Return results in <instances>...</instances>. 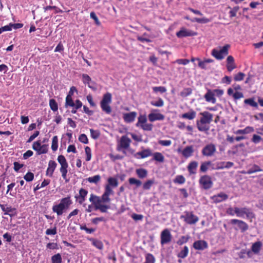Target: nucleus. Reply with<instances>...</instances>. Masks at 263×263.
Segmentation results:
<instances>
[{"mask_svg":"<svg viewBox=\"0 0 263 263\" xmlns=\"http://www.w3.org/2000/svg\"><path fill=\"white\" fill-rule=\"evenodd\" d=\"M71 204L72 201L70 199V197L68 196L66 197L62 198L59 204L54 205L52 209L53 212L56 213L58 216H61L69 208Z\"/></svg>","mask_w":263,"mask_h":263,"instance_id":"f257e3e1","label":"nucleus"},{"mask_svg":"<svg viewBox=\"0 0 263 263\" xmlns=\"http://www.w3.org/2000/svg\"><path fill=\"white\" fill-rule=\"evenodd\" d=\"M111 94L109 92L105 93L102 100L100 102L101 107L103 111L107 114H110L111 112V108L109 104L111 102Z\"/></svg>","mask_w":263,"mask_h":263,"instance_id":"f03ea898","label":"nucleus"},{"mask_svg":"<svg viewBox=\"0 0 263 263\" xmlns=\"http://www.w3.org/2000/svg\"><path fill=\"white\" fill-rule=\"evenodd\" d=\"M58 161L61 166L60 171L62 174V176L63 178L65 180V181L67 182L69 181V180L67 179V168L68 166V163L63 155L59 156Z\"/></svg>","mask_w":263,"mask_h":263,"instance_id":"7ed1b4c3","label":"nucleus"},{"mask_svg":"<svg viewBox=\"0 0 263 263\" xmlns=\"http://www.w3.org/2000/svg\"><path fill=\"white\" fill-rule=\"evenodd\" d=\"M230 47V45L226 44L220 50L213 49L212 51L211 54L217 60H221L226 55L228 54V50Z\"/></svg>","mask_w":263,"mask_h":263,"instance_id":"20e7f679","label":"nucleus"},{"mask_svg":"<svg viewBox=\"0 0 263 263\" xmlns=\"http://www.w3.org/2000/svg\"><path fill=\"white\" fill-rule=\"evenodd\" d=\"M184 215H181V218L184 219L185 222L190 224H194L199 220L198 217L195 215L192 212H185Z\"/></svg>","mask_w":263,"mask_h":263,"instance_id":"39448f33","label":"nucleus"},{"mask_svg":"<svg viewBox=\"0 0 263 263\" xmlns=\"http://www.w3.org/2000/svg\"><path fill=\"white\" fill-rule=\"evenodd\" d=\"M199 182L204 190L210 189L213 186L212 178L207 175L202 176L199 180Z\"/></svg>","mask_w":263,"mask_h":263,"instance_id":"423d86ee","label":"nucleus"},{"mask_svg":"<svg viewBox=\"0 0 263 263\" xmlns=\"http://www.w3.org/2000/svg\"><path fill=\"white\" fill-rule=\"evenodd\" d=\"M114 194V191L109 185H106L105 187V192L100 198V203H109L110 202V198L109 196Z\"/></svg>","mask_w":263,"mask_h":263,"instance_id":"0eeeda50","label":"nucleus"},{"mask_svg":"<svg viewBox=\"0 0 263 263\" xmlns=\"http://www.w3.org/2000/svg\"><path fill=\"white\" fill-rule=\"evenodd\" d=\"M216 148L214 144L206 145L202 149V154L206 157L212 156L216 152Z\"/></svg>","mask_w":263,"mask_h":263,"instance_id":"6e6552de","label":"nucleus"},{"mask_svg":"<svg viewBox=\"0 0 263 263\" xmlns=\"http://www.w3.org/2000/svg\"><path fill=\"white\" fill-rule=\"evenodd\" d=\"M131 142V140L127 136H122L118 144L117 149L120 151L121 148L127 149L129 147Z\"/></svg>","mask_w":263,"mask_h":263,"instance_id":"1a4fd4ad","label":"nucleus"},{"mask_svg":"<svg viewBox=\"0 0 263 263\" xmlns=\"http://www.w3.org/2000/svg\"><path fill=\"white\" fill-rule=\"evenodd\" d=\"M234 213L237 216L240 217H243L245 215H246L247 217H250L253 215V213L247 208H238L236 207L234 208Z\"/></svg>","mask_w":263,"mask_h":263,"instance_id":"9d476101","label":"nucleus"},{"mask_svg":"<svg viewBox=\"0 0 263 263\" xmlns=\"http://www.w3.org/2000/svg\"><path fill=\"white\" fill-rule=\"evenodd\" d=\"M172 235L167 229H164L161 233V245L167 244L172 240Z\"/></svg>","mask_w":263,"mask_h":263,"instance_id":"9b49d317","label":"nucleus"},{"mask_svg":"<svg viewBox=\"0 0 263 263\" xmlns=\"http://www.w3.org/2000/svg\"><path fill=\"white\" fill-rule=\"evenodd\" d=\"M82 81L84 84H87L88 86L92 90L96 91L97 88L94 82L91 81V78L87 74L82 75Z\"/></svg>","mask_w":263,"mask_h":263,"instance_id":"f8f14e48","label":"nucleus"},{"mask_svg":"<svg viewBox=\"0 0 263 263\" xmlns=\"http://www.w3.org/2000/svg\"><path fill=\"white\" fill-rule=\"evenodd\" d=\"M196 34V32L188 30L185 28H182L179 31L176 33V35L179 38L195 36Z\"/></svg>","mask_w":263,"mask_h":263,"instance_id":"ddd939ff","label":"nucleus"},{"mask_svg":"<svg viewBox=\"0 0 263 263\" xmlns=\"http://www.w3.org/2000/svg\"><path fill=\"white\" fill-rule=\"evenodd\" d=\"M202 117L200 120L202 123L210 124L213 120V115L208 111H203L200 113Z\"/></svg>","mask_w":263,"mask_h":263,"instance_id":"4468645a","label":"nucleus"},{"mask_svg":"<svg viewBox=\"0 0 263 263\" xmlns=\"http://www.w3.org/2000/svg\"><path fill=\"white\" fill-rule=\"evenodd\" d=\"M152 155V151L149 148H147L134 154V156L137 159H143Z\"/></svg>","mask_w":263,"mask_h":263,"instance_id":"2eb2a0df","label":"nucleus"},{"mask_svg":"<svg viewBox=\"0 0 263 263\" xmlns=\"http://www.w3.org/2000/svg\"><path fill=\"white\" fill-rule=\"evenodd\" d=\"M2 210L4 212L5 215H8L10 217H13L16 215V209L11 206L6 207V205L0 204Z\"/></svg>","mask_w":263,"mask_h":263,"instance_id":"dca6fc26","label":"nucleus"},{"mask_svg":"<svg viewBox=\"0 0 263 263\" xmlns=\"http://www.w3.org/2000/svg\"><path fill=\"white\" fill-rule=\"evenodd\" d=\"M231 223L233 224H237L239 228L242 232H244L248 229V224L244 221L238 219H232Z\"/></svg>","mask_w":263,"mask_h":263,"instance_id":"f3484780","label":"nucleus"},{"mask_svg":"<svg viewBox=\"0 0 263 263\" xmlns=\"http://www.w3.org/2000/svg\"><path fill=\"white\" fill-rule=\"evenodd\" d=\"M193 247L198 250H203L208 248V243L204 240H198L194 242Z\"/></svg>","mask_w":263,"mask_h":263,"instance_id":"a211bd4d","label":"nucleus"},{"mask_svg":"<svg viewBox=\"0 0 263 263\" xmlns=\"http://www.w3.org/2000/svg\"><path fill=\"white\" fill-rule=\"evenodd\" d=\"M137 115V112L135 111L125 113L123 115V119L126 122L130 123L135 120Z\"/></svg>","mask_w":263,"mask_h":263,"instance_id":"6ab92c4d","label":"nucleus"},{"mask_svg":"<svg viewBox=\"0 0 263 263\" xmlns=\"http://www.w3.org/2000/svg\"><path fill=\"white\" fill-rule=\"evenodd\" d=\"M214 96L215 93L214 92L210 89H208L207 92L204 95V98L206 101L215 104L216 100L214 97Z\"/></svg>","mask_w":263,"mask_h":263,"instance_id":"aec40b11","label":"nucleus"},{"mask_svg":"<svg viewBox=\"0 0 263 263\" xmlns=\"http://www.w3.org/2000/svg\"><path fill=\"white\" fill-rule=\"evenodd\" d=\"M228 198V196L224 193H220L212 197L213 200L216 203H218L227 200Z\"/></svg>","mask_w":263,"mask_h":263,"instance_id":"412c9836","label":"nucleus"},{"mask_svg":"<svg viewBox=\"0 0 263 263\" xmlns=\"http://www.w3.org/2000/svg\"><path fill=\"white\" fill-rule=\"evenodd\" d=\"M148 118L151 122H154L156 120H163L164 119V116L160 113H151L148 115Z\"/></svg>","mask_w":263,"mask_h":263,"instance_id":"4be33fe9","label":"nucleus"},{"mask_svg":"<svg viewBox=\"0 0 263 263\" xmlns=\"http://www.w3.org/2000/svg\"><path fill=\"white\" fill-rule=\"evenodd\" d=\"M198 165V163L197 161H191L188 165L187 168L190 175L195 174L196 173V170Z\"/></svg>","mask_w":263,"mask_h":263,"instance_id":"5701e85b","label":"nucleus"},{"mask_svg":"<svg viewBox=\"0 0 263 263\" xmlns=\"http://www.w3.org/2000/svg\"><path fill=\"white\" fill-rule=\"evenodd\" d=\"M262 247V243L258 241L253 243L251 247V251L255 254H257L259 253L261 248Z\"/></svg>","mask_w":263,"mask_h":263,"instance_id":"b1692460","label":"nucleus"},{"mask_svg":"<svg viewBox=\"0 0 263 263\" xmlns=\"http://www.w3.org/2000/svg\"><path fill=\"white\" fill-rule=\"evenodd\" d=\"M197 60L198 61V62H198L199 67L202 69H208L209 67L207 66V64L214 62L213 60L210 59H205L203 61H201L199 58H197Z\"/></svg>","mask_w":263,"mask_h":263,"instance_id":"393cba45","label":"nucleus"},{"mask_svg":"<svg viewBox=\"0 0 263 263\" xmlns=\"http://www.w3.org/2000/svg\"><path fill=\"white\" fill-rule=\"evenodd\" d=\"M194 152V149L193 146H186L182 152V155L185 157L188 158L192 155Z\"/></svg>","mask_w":263,"mask_h":263,"instance_id":"a878e982","label":"nucleus"},{"mask_svg":"<svg viewBox=\"0 0 263 263\" xmlns=\"http://www.w3.org/2000/svg\"><path fill=\"white\" fill-rule=\"evenodd\" d=\"M95 210H99L102 213L107 212V210L110 208V206L109 205L103 204L102 203L96 204L95 206Z\"/></svg>","mask_w":263,"mask_h":263,"instance_id":"bb28decb","label":"nucleus"},{"mask_svg":"<svg viewBox=\"0 0 263 263\" xmlns=\"http://www.w3.org/2000/svg\"><path fill=\"white\" fill-rule=\"evenodd\" d=\"M197 126L200 132H207L210 129V126L206 123H202L200 121H197Z\"/></svg>","mask_w":263,"mask_h":263,"instance_id":"cd10ccee","label":"nucleus"},{"mask_svg":"<svg viewBox=\"0 0 263 263\" xmlns=\"http://www.w3.org/2000/svg\"><path fill=\"white\" fill-rule=\"evenodd\" d=\"M196 116V112L193 110H191L188 112L184 113L182 115L181 117L184 119H187L189 120L194 119Z\"/></svg>","mask_w":263,"mask_h":263,"instance_id":"c85d7f7f","label":"nucleus"},{"mask_svg":"<svg viewBox=\"0 0 263 263\" xmlns=\"http://www.w3.org/2000/svg\"><path fill=\"white\" fill-rule=\"evenodd\" d=\"M254 129L253 127L247 126L243 129H238L235 132L236 134H247L254 132Z\"/></svg>","mask_w":263,"mask_h":263,"instance_id":"c756f323","label":"nucleus"},{"mask_svg":"<svg viewBox=\"0 0 263 263\" xmlns=\"http://www.w3.org/2000/svg\"><path fill=\"white\" fill-rule=\"evenodd\" d=\"M136 173L138 177L141 179L144 178L147 176V171L144 168L136 169Z\"/></svg>","mask_w":263,"mask_h":263,"instance_id":"7c9ffc66","label":"nucleus"},{"mask_svg":"<svg viewBox=\"0 0 263 263\" xmlns=\"http://www.w3.org/2000/svg\"><path fill=\"white\" fill-rule=\"evenodd\" d=\"M189 253V248L187 246H184L178 253L177 256L180 258H185Z\"/></svg>","mask_w":263,"mask_h":263,"instance_id":"2f4dec72","label":"nucleus"},{"mask_svg":"<svg viewBox=\"0 0 263 263\" xmlns=\"http://www.w3.org/2000/svg\"><path fill=\"white\" fill-rule=\"evenodd\" d=\"M152 155H153V160L160 163H163L164 161V157L161 153L156 152Z\"/></svg>","mask_w":263,"mask_h":263,"instance_id":"473e14b6","label":"nucleus"},{"mask_svg":"<svg viewBox=\"0 0 263 263\" xmlns=\"http://www.w3.org/2000/svg\"><path fill=\"white\" fill-rule=\"evenodd\" d=\"M88 193V192L84 189H81L79 191V196H80V200H79V202L80 204H82L85 200V197L87 195Z\"/></svg>","mask_w":263,"mask_h":263,"instance_id":"72a5a7b5","label":"nucleus"},{"mask_svg":"<svg viewBox=\"0 0 263 263\" xmlns=\"http://www.w3.org/2000/svg\"><path fill=\"white\" fill-rule=\"evenodd\" d=\"M262 170L260 168L259 166L256 164H254L252 167L250 168L247 172H242V173H246L248 174H251L257 172H261Z\"/></svg>","mask_w":263,"mask_h":263,"instance_id":"f704fd0d","label":"nucleus"},{"mask_svg":"<svg viewBox=\"0 0 263 263\" xmlns=\"http://www.w3.org/2000/svg\"><path fill=\"white\" fill-rule=\"evenodd\" d=\"M101 180V176L99 175H95L93 177H89L87 178V180L89 183L97 184Z\"/></svg>","mask_w":263,"mask_h":263,"instance_id":"c9c22d12","label":"nucleus"},{"mask_svg":"<svg viewBox=\"0 0 263 263\" xmlns=\"http://www.w3.org/2000/svg\"><path fill=\"white\" fill-rule=\"evenodd\" d=\"M108 184L106 185H109L112 187H117L118 185V182L116 178L114 177H109L107 180Z\"/></svg>","mask_w":263,"mask_h":263,"instance_id":"e433bc0d","label":"nucleus"},{"mask_svg":"<svg viewBox=\"0 0 263 263\" xmlns=\"http://www.w3.org/2000/svg\"><path fill=\"white\" fill-rule=\"evenodd\" d=\"M211 164V161H205L201 163L200 167L201 172L205 173L208 170V167Z\"/></svg>","mask_w":263,"mask_h":263,"instance_id":"4c0bfd02","label":"nucleus"},{"mask_svg":"<svg viewBox=\"0 0 263 263\" xmlns=\"http://www.w3.org/2000/svg\"><path fill=\"white\" fill-rule=\"evenodd\" d=\"M90 240L92 241V245L97 248L100 250H102L103 248V244L102 241L93 238L91 239Z\"/></svg>","mask_w":263,"mask_h":263,"instance_id":"58836bf2","label":"nucleus"},{"mask_svg":"<svg viewBox=\"0 0 263 263\" xmlns=\"http://www.w3.org/2000/svg\"><path fill=\"white\" fill-rule=\"evenodd\" d=\"M147 121L145 115H140L138 119V122L136 123L137 126H141L142 124H145Z\"/></svg>","mask_w":263,"mask_h":263,"instance_id":"ea45409f","label":"nucleus"},{"mask_svg":"<svg viewBox=\"0 0 263 263\" xmlns=\"http://www.w3.org/2000/svg\"><path fill=\"white\" fill-rule=\"evenodd\" d=\"M62 258L60 253H58L51 257L52 263H61Z\"/></svg>","mask_w":263,"mask_h":263,"instance_id":"a19ab883","label":"nucleus"},{"mask_svg":"<svg viewBox=\"0 0 263 263\" xmlns=\"http://www.w3.org/2000/svg\"><path fill=\"white\" fill-rule=\"evenodd\" d=\"M192 22H197L198 23L205 24L210 22V20L206 17L198 18L195 17L191 20Z\"/></svg>","mask_w":263,"mask_h":263,"instance_id":"79ce46f5","label":"nucleus"},{"mask_svg":"<svg viewBox=\"0 0 263 263\" xmlns=\"http://www.w3.org/2000/svg\"><path fill=\"white\" fill-rule=\"evenodd\" d=\"M244 103L246 104H248V105H250L251 106H252V107H254L255 108L258 107L257 103H256L254 101V99H253V98H249V99L245 100Z\"/></svg>","mask_w":263,"mask_h":263,"instance_id":"37998d69","label":"nucleus"},{"mask_svg":"<svg viewBox=\"0 0 263 263\" xmlns=\"http://www.w3.org/2000/svg\"><path fill=\"white\" fill-rule=\"evenodd\" d=\"M192 93V89L191 88H184L182 91L180 92V96L185 98L190 96Z\"/></svg>","mask_w":263,"mask_h":263,"instance_id":"c03bdc74","label":"nucleus"},{"mask_svg":"<svg viewBox=\"0 0 263 263\" xmlns=\"http://www.w3.org/2000/svg\"><path fill=\"white\" fill-rule=\"evenodd\" d=\"M155 258L154 255L151 253H147L145 256V261L144 263H155Z\"/></svg>","mask_w":263,"mask_h":263,"instance_id":"a18cd8bd","label":"nucleus"},{"mask_svg":"<svg viewBox=\"0 0 263 263\" xmlns=\"http://www.w3.org/2000/svg\"><path fill=\"white\" fill-rule=\"evenodd\" d=\"M58 147V138L57 136H54L52 139L51 148L52 151H55Z\"/></svg>","mask_w":263,"mask_h":263,"instance_id":"49530a36","label":"nucleus"},{"mask_svg":"<svg viewBox=\"0 0 263 263\" xmlns=\"http://www.w3.org/2000/svg\"><path fill=\"white\" fill-rule=\"evenodd\" d=\"M129 183L131 185L135 184L137 187L140 186L142 184V182L135 178H130L128 179Z\"/></svg>","mask_w":263,"mask_h":263,"instance_id":"de8ad7c7","label":"nucleus"},{"mask_svg":"<svg viewBox=\"0 0 263 263\" xmlns=\"http://www.w3.org/2000/svg\"><path fill=\"white\" fill-rule=\"evenodd\" d=\"M49 105L52 110L55 111L58 109V104L53 99L49 100Z\"/></svg>","mask_w":263,"mask_h":263,"instance_id":"09e8293b","label":"nucleus"},{"mask_svg":"<svg viewBox=\"0 0 263 263\" xmlns=\"http://www.w3.org/2000/svg\"><path fill=\"white\" fill-rule=\"evenodd\" d=\"M48 145L43 144L41 146L40 148L36 152L38 155H41L42 154H46L48 152Z\"/></svg>","mask_w":263,"mask_h":263,"instance_id":"8fccbe9b","label":"nucleus"},{"mask_svg":"<svg viewBox=\"0 0 263 263\" xmlns=\"http://www.w3.org/2000/svg\"><path fill=\"white\" fill-rule=\"evenodd\" d=\"M82 106V103L79 100H77L76 101V103H74V106H73L74 108L72 109L71 112L72 114H76L77 112V110L81 108Z\"/></svg>","mask_w":263,"mask_h":263,"instance_id":"3c124183","label":"nucleus"},{"mask_svg":"<svg viewBox=\"0 0 263 263\" xmlns=\"http://www.w3.org/2000/svg\"><path fill=\"white\" fill-rule=\"evenodd\" d=\"M89 201L91 202L95 206L96 205V204L99 203L100 202V197L93 194H91L89 198Z\"/></svg>","mask_w":263,"mask_h":263,"instance_id":"603ef678","label":"nucleus"},{"mask_svg":"<svg viewBox=\"0 0 263 263\" xmlns=\"http://www.w3.org/2000/svg\"><path fill=\"white\" fill-rule=\"evenodd\" d=\"M185 179L182 175H177L174 180V182L178 184H183L185 182Z\"/></svg>","mask_w":263,"mask_h":263,"instance_id":"864d4df0","label":"nucleus"},{"mask_svg":"<svg viewBox=\"0 0 263 263\" xmlns=\"http://www.w3.org/2000/svg\"><path fill=\"white\" fill-rule=\"evenodd\" d=\"M90 135L92 139H97L100 136V133L98 130L90 129Z\"/></svg>","mask_w":263,"mask_h":263,"instance_id":"5fc2aeb1","label":"nucleus"},{"mask_svg":"<svg viewBox=\"0 0 263 263\" xmlns=\"http://www.w3.org/2000/svg\"><path fill=\"white\" fill-rule=\"evenodd\" d=\"M74 103L72 99V97L67 96L66 98L65 107L74 106Z\"/></svg>","mask_w":263,"mask_h":263,"instance_id":"6e6d98bb","label":"nucleus"},{"mask_svg":"<svg viewBox=\"0 0 263 263\" xmlns=\"http://www.w3.org/2000/svg\"><path fill=\"white\" fill-rule=\"evenodd\" d=\"M154 183V181L153 180H147L143 185V189L146 190H149Z\"/></svg>","mask_w":263,"mask_h":263,"instance_id":"4d7b16f0","label":"nucleus"},{"mask_svg":"<svg viewBox=\"0 0 263 263\" xmlns=\"http://www.w3.org/2000/svg\"><path fill=\"white\" fill-rule=\"evenodd\" d=\"M151 104L156 107H162L164 105V102L161 98H159L157 101H152Z\"/></svg>","mask_w":263,"mask_h":263,"instance_id":"13d9d810","label":"nucleus"},{"mask_svg":"<svg viewBox=\"0 0 263 263\" xmlns=\"http://www.w3.org/2000/svg\"><path fill=\"white\" fill-rule=\"evenodd\" d=\"M24 179L28 182L31 181L34 179V174L31 172H28L24 176Z\"/></svg>","mask_w":263,"mask_h":263,"instance_id":"bf43d9fd","label":"nucleus"},{"mask_svg":"<svg viewBox=\"0 0 263 263\" xmlns=\"http://www.w3.org/2000/svg\"><path fill=\"white\" fill-rule=\"evenodd\" d=\"M79 140L81 142L83 143L84 144H87L88 143V140L87 137L84 134H81L79 136Z\"/></svg>","mask_w":263,"mask_h":263,"instance_id":"052dcab7","label":"nucleus"},{"mask_svg":"<svg viewBox=\"0 0 263 263\" xmlns=\"http://www.w3.org/2000/svg\"><path fill=\"white\" fill-rule=\"evenodd\" d=\"M57 233V228L54 227L53 229H48L45 232V234L47 235H54Z\"/></svg>","mask_w":263,"mask_h":263,"instance_id":"680f3d73","label":"nucleus"},{"mask_svg":"<svg viewBox=\"0 0 263 263\" xmlns=\"http://www.w3.org/2000/svg\"><path fill=\"white\" fill-rule=\"evenodd\" d=\"M85 153L86 154V160L87 161H90L91 158V149L89 147L86 146L85 148Z\"/></svg>","mask_w":263,"mask_h":263,"instance_id":"e2e57ef3","label":"nucleus"},{"mask_svg":"<svg viewBox=\"0 0 263 263\" xmlns=\"http://www.w3.org/2000/svg\"><path fill=\"white\" fill-rule=\"evenodd\" d=\"M153 90L155 92H160L161 93H164L166 91V89L163 86L154 87Z\"/></svg>","mask_w":263,"mask_h":263,"instance_id":"0e129e2a","label":"nucleus"},{"mask_svg":"<svg viewBox=\"0 0 263 263\" xmlns=\"http://www.w3.org/2000/svg\"><path fill=\"white\" fill-rule=\"evenodd\" d=\"M140 127L144 130L151 131L153 128V124L145 123L144 124H142Z\"/></svg>","mask_w":263,"mask_h":263,"instance_id":"69168bd1","label":"nucleus"},{"mask_svg":"<svg viewBox=\"0 0 263 263\" xmlns=\"http://www.w3.org/2000/svg\"><path fill=\"white\" fill-rule=\"evenodd\" d=\"M245 76V73L239 72L237 74H236L234 77V80L236 81H241L243 79L244 77Z\"/></svg>","mask_w":263,"mask_h":263,"instance_id":"338daca9","label":"nucleus"},{"mask_svg":"<svg viewBox=\"0 0 263 263\" xmlns=\"http://www.w3.org/2000/svg\"><path fill=\"white\" fill-rule=\"evenodd\" d=\"M41 146V142L40 140H38L36 142H34L33 143L32 148L33 150L37 152L40 148Z\"/></svg>","mask_w":263,"mask_h":263,"instance_id":"774afa93","label":"nucleus"}]
</instances>
